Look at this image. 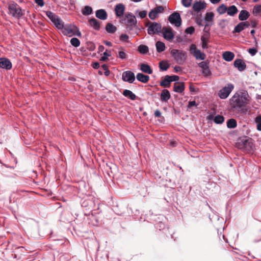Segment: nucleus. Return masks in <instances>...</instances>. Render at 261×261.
Segmentation results:
<instances>
[{
	"label": "nucleus",
	"instance_id": "nucleus-1",
	"mask_svg": "<svg viewBox=\"0 0 261 261\" xmlns=\"http://www.w3.org/2000/svg\"><path fill=\"white\" fill-rule=\"evenodd\" d=\"M236 145L239 149L249 152L253 150V143L252 138L244 136L238 138Z\"/></svg>",
	"mask_w": 261,
	"mask_h": 261
},
{
	"label": "nucleus",
	"instance_id": "nucleus-2",
	"mask_svg": "<svg viewBox=\"0 0 261 261\" xmlns=\"http://www.w3.org/2000/svg\"><path fill=\"white\" fill-rule=\"evenodd\" d=\"M8 9V14L15 18L19 19L23 15L22 9L15 2L9 4Z\"/></svg>",
	"mask_w": 261,
	"mask_h": 261
},
{
	"label": "nucleus",
	"instance_id": "nucleus-3",
	"mask_svg": "<svg viewBox=\"0 0 261 261\" xmlns=\"http://www.w3.org/2000/svg\"><path fill=\"white\" fill-rule=\"evenodd\" d=\"M238 93H235L229 99L230 105L231 108L235 109H241L245 107L247 102L239 97Z\"/></svg>",
	"mask_w": 261,
	"mask_h": 261
},
{
	"label": "nucleus",
	"instance_id": "nucleus-4",
	"mask_svg": "<svg viewBox=\"0 0 261 261\" xmlns=\"http://www.w3.org/2000/svg\"><path fill=\"white\" fill-rule=\"evenodd\" d=\"M171 55L179 64L184 63L187 58V53L182 50L173 49L171 51Z\"/></svg>",
	"mask_w": 261,
	"mask_h": 261
},
{
	"label": "nucleus",
	"instance_id": "nucleus-5",
	"mask_svg": "<svg viewBox=\"0 0 261 261\" xmlns=\"http://www.w3.org/2000/svg\"><path fill=\"white\" fill-rule=\"evenodd\" d=\"M98 204V201L93 197H90L81 201V206L85 208L86 210L90 211L95 210L97 208L96 205Z\"/></svg>",
	"mask_w": 261,
	"mask_h": 261
},
{
	"label": "nucleus",
	"instance_id": "nucleus-6",
	"mask_svg": "<svg viewBox=\"0 0 261 261\" xmlns=\"http://www.w3.org/2000/svg\"><path fill=\"white\" fill-rule=\"evenodd\" d=\"M146 26L148 27L147 32L150 35L159 34L161 32L162 25L160 23L156 22H151L149 21Z\"/></svg>",
	"mask_w": 261,
	"mask_h": 261
},
{
	"label": "nucleus",
	"instance_id": "nucleus-7",
	"mask_svg": "<svg viewBox=\"0 0 261 261\" xmlns=\"http://www.w3.org/2000/svg\"><path fill=\"white\" fill-rule=\"evenodd\" d=\"M234 86L233 84L229 83L227 86H225L220 89L218 92V96L220 99H225L227 98L233 89Z\"/></svg>",
	"mask_w": 261,
	"mask_h": 261
},
{
	"label": "nucleus",
	"instance_id": "nucleus-8",
	"mask_svg": "<svg viewBox=\"0 0 261 261\" xmlns=\"http://www.w3.org/2000/svg\"><path fill=\"white\" fill-rule=\"evenodd\" d=\"M168 20L171 24H174L176 27H179L181 24V18L178 12H174L170 15Z\"/></svg>",
	"mask_w": 261,
	"mask_h": 261
},
{
	"label": "nucleus",
	"instance_id": "nucleus-9",
	"mask_svg": "<svg viewBox=\"0 0 261 261\" xmlns=\"http://www.w3.org/2000/svg\"><path fill=\"white\" fill-rule=\"evenodd\" d=\"M46 15L49 18L56 27L58 29L62 22L60 18L50 11L45 12Z\"/></svg>",
	"mask_w": 261,
	"mask_h": 261
},
{
	"label": "nucleus",
	"instance_id": "nucleus-10",
	"mask_svg": "<svg viewBox=\"0 0 261 261\" xmlns=\"http://www.w3.org/2000/svg\"><path fill=\"white\" fill-rule=\"evenodd\" d=\"M135 79L136 77L134 73L131 71L127 70L124 71L122 74V80L124 82L132 84L134 83Z\"/></svg>",
	"mask_w": 261,
	"mask_h": 261
},
{
	"label": "nucleus",
	"instance_id": "nucleus-11",
	"mask_svg": "<svg viewBox=\"0 0 261 261\" xmlns=\"http://www.w3.org/2000/svg\"><path fill=\"white\" fill-rule=\"evenodd\" d=\"M58 29L62 30V33L64 35L71 37L73 34V30L71 28V25L69 24L64 25L62 22L60 26Z\"/></svg>",
	"mask_w": 261,
	"mask_h": 261
},
{
	"label": "nucleus",
	"instance_id": "nucleus-12",
	"mask_svg": "<svg viewBox=\"0 0 261 261\" xmlns=\"http://www.w3.org/2000/svg\"><path fill=\"white\" fill-rule=\"evenodd\" d=\"M12 64L11 61L6 58H0V68L6 70H9L12 69Z\"/></svg>",
	"mask_w": 261,
	"mask_h": 261
},
{
	"label": "nucleus",
	"instance_id": "nucleus-13",
	"mask_svg": "<svg viewBox=\"0 0 261 261\" xmlns=\"http://www.w3.org/2000/svg\"><path fill=\"white\" fill-rule=\"evenodd\" d=\"M208 64L209 62L208 61H202L198 64V66L202 69V73L204 76H208L211 74Z\"/></svg>",
	"mask_w": 261,
	"mask_h": 261
},
{
	"label": "nucleus",
	"instance_id": "nucleus-14",
	"mask_svg": "<svg viewBox=\"0 0 261 261\" xmlns=\"http://www.w3.org/2000/svg\"><path fill=\"white\" fill-rule=\"evenodd\" d=\"M233 65L240 71H243L246 68L245 63L241 59H236L233 62Z\"/></svg>",
	"mask_w": 261,
	"mask_h": 261
},
{
	"label": "nucleus",
	"instance_id": "nucleus-15",
	"mask_svg": "<svg viewBox=\"0 0 261 261\" xmlns=\"http://www.w3.org/2000/svg\"><path fill=\"white\" fill-rule=\"evenodd\" d=\"M206 7V4L203 1H196L193 5V9L195 12H199Z\"/></svg>",
	"mask_w": 261,
	"mask_h": 261
},
{
	"label": "nucleus",
	"instance_id": "nucleus-16",
	"mask_svg": "<svg viewBox=\"0 0 261 261\" xmlns=\"http://www.w3.org/2000/svg\"><path fill=\"white\" fill-rule=\"evenodd\" d=\"M125 19L124 20V23L125 24L137 23V21L135 16L130 12H128L125 14Z\"/></svg>",
	"mask_w": 261,
	"mask_h": 261
},
{
	"label": "nucleus",
	"instance_id": "nucleus-17",
	"mask_svg": "<svg viewBox=\"0 0 261 261\" xmlns=\"http://www.w3.org/2000/svg\"><path fill=\"white\" fill-rule=\"evenodd\" d=\"M163 37L167 40L170 41L174 38V34L171 30V29H168L166 27H163Z\"/></svg>",
	"mask_w": 261,
	"mask_h": 261
},
{
	"label": "nucleus",
	"instance_id": "nucleus-18",
	"mask_svg": "<svg viewBox=\"0 0 261 261\" xmlns=\"http://www.w3.org/2000/svg\"><path fill=\"white\" fill-rule=\"evenodd\" d=\"M125 11V6L123 4L120 3L116 5L115 7V15L118 17L122 16Z\"/></svg>",
	"mask_w": 261,
	"mask_h": 261
},
{
	"label": "nucleus",
	"instance_id": "nucleus-19",
	"mask_svg": "<svg viewBox=\"0 0 261 261\" xmlns=\"http://www.w3.org/2000/svg\"><path fill=\"white\" fill-rule=\"evenodd\" d=\"M185 89V83L184 82H175L173 86V91L176 93H181Z\"/></svg>",
	"mask_w": 261,
	"mask_h": 261
},
{
	"label": "nucleus",
	"instance_id": "nucleus-20",
	"mask_svg": "<svg viewBox=\"0 0 261 261\" xmlns=\"http://www.w3.org/2000/svg\"><path fill=\"white\" fill-rule=\"evenodd\" d=\"M95 16L99 19L105 20L107 19L108 14L105 9H98L95 12Z\"/></svg>",
	"mask_w": 261,
	"mask_h": 261
},
{
	"label": "nucleus",
	"instance_id": "nucleus-21",
	"mask_svg": "<svg viewBox=\"0 0 261 261\" xmlns=\"http://www.w3.org/2000/svg\"><path fill=\"white\" fill-rule=\"evenodd\" d=\"M126 25V29L127 31L131 34L137 35L138 31L140 29L137 25V23L125 24Z\"/></svg>",
	"mask_w": 261,
	"mask_h": 261
},
{
	"label": "nucleus",
	"instance_id": "nucleus-22",
	"mask_svg": "<svg viewBox=\"0 0 261 261\" xmlns=\"http://www.w3.org/2000/svg\"><path fill=\"white\" fill-rule=\"evenodd\" d=\"M90 26L96 31H99L100 29V22L94 18H90L89 20Z\"/></svg>",
	"mask_w": 261,
	"mask_h": 261
},
{
	"label": "nucleus",
	"instance_id": "nucleus-23",
	"mask_svg": "<svg viewBox=\"0 0 261 261\" xmlns=\"http://www.w3.org/2000/svg\"><path fill=\"white\" fill-rule=\"evenodd\" d=\"M171 98L170 92L167 89H163L160 94V98L162 101L167 102Z\"/></svg>",
	"mask_w": 261,
	"mask_h": 261
},
{
	"label": "nucleus",
	"instance_id": "nucleus-24",
	"mask_svg": "<svg viewBox=\"0 0 261 261\" xmlns=\"http://www.w3.org/2000/svg\"><path fill=\"white\" fill-rule=\"evenodd\" d=\"M137 80L144 84L147 83L149 80V76L147 75H145L142 73H138L136 75Z\"/></svg>",
	"mask_w": 261,
	"mask_h": 261
},
{
	"label": "nucleus",
	"instance_id": "nucleus-25",
	"mask_svg": "<svg viewBox=\"0 0 261 261\" xmlns=\"http://www.w3.org/2000/svg\"><path fill=\"white\" fill-rule=\"evenodd\" d=\"M140 70L144 73L147 74H152L153 71L151 67L147 64L142 63L140 65Z\"/></svg>",
	"mask_w": 261,
	"mask_h": 261
},
{
	"label": "nucleus",
	"instance_id": "nucleus-26",
	"mask_svg": "<svg viewBox=\"0 0 261 261\" xmlns=\"http://www.w3.org/2000/svg\"><path fill=\"white\" fill-rule=\"evenodd\" d=\"M122 94L124 96L129 98L132 100H135L137 98L136 95L129 90L125 89L123 90Z\"/></svg>",
	"mask_w": 261,
	"mask_h": 261
},
{
	"label": "nucleus",
	"instance_id": "nucleus-27",
	"mask_svg": "<svg viewBox=\"0 0 261 261\" xmlns=\"http://www.w3.org/2000/svg\"><path fill=\"white\" fill-rule=\"evenodd\" d=\"M250 13L246 10H242L239 15V19L241 21L246 20L250 16Z\"/></svg>",
	"mask_w": 261,
	"mask_h": 261
},
{
	"label": "nucleus",
	"instance_id": "nucleus-28",
	"mask_svg": "<svg viewBox=\"0 0 261 261\" xmlns=\"http://www.w3.org/2000/svg\"><path fill=\"white\" fill-rule=\"evenodd\" d=\"M234 57L233 53L229 51H226L223 53V58L224 60L227 62L231 61Z\"/></svg>",
	"mask_w": 261,
	"mask_h": 261
},
{
	"label": "nucleus",
	"instance_id": "nucleus-29",
	"mask_svg": "<svg viewBox=\"0 0 261 261\" xmlns=\"http://www.w3.org/2000/svg\"><path fill=\"white\" fill-rule=\"evenodd\" d=\"M236 93H238L240 96L239 97L243 99L244 101H245L246 102L248 103V101H249V96L247 91L242 90L236 92Z\"/></svg>",
	"mask_w": 261,
	"mask_h": 261
},
{
	"label": "nucleus",
	"instance_id": "nucleus-30",
	"mask_svg": "<svg viewBox=\"0 0 261 261\" xmlns=\"http://www.w3.org/2000/svg\"><path fill=\"white\" fill-rule=\"evenodd\" d=\"M227 9H228L227 10V15L231 16H234L238 12V8L234 5H231V6H229V7H228Z\"/></svg>",
	"mask_w": 261,
	"mask_h": 261
},
{
	"label": "nucleus",
	"instance_id": "nucleus-31",
	"mask_svg": "<svg viewBox=\"0 0 261 261\" xmlns=\"http://www.w3.org/2000/svg\"><path fill=\"white\" fill-rule=\"evenodd\" d=\"M156 49L158 53H160L166 49L165 43L162 41H158L155 43Z\"/></svg>",
	"mask_w": 261,
	"mask_h": 261
},
{
	"label": "nucleus",
	"instance_id": "nucleus-32",
	"mask_svg": "<svg viewBox=\"0 0 261 261\" xmlns=\"http://www.w3.org/2000/svg\"><path fill=\"white\" fill-rule=\"evenodd\" d=\"M106 30L109 33H114L117 30V28L112 23L108 22L106 26Z\"/></svg>",
	"mask_w": 261,
	"mask_h": 261
},
{
	"label": "nucleus",
	"instance_id": "nucleus-33",
	"mask_svg": "<svg viewBox=\"0 0 261 261\" xmlns=\"http://www.w3.org/2000/svg\"><path fill=\"white\" fill-rule=\"evenodd\" d=\"M170 67V64L166 61L163 60L159 63V68L161 71H166Z\"/></svg>",
	"mask_w": 261,
	"mask_h": 261
},
{
	"label": "nucleus",
	"instance_id": "nucleus-34",
	"mask_svg": "<svg viewBox=\"0 0 261 261\" xmlns=\"http://www.w3.org/2000/svg\"><path fill=\"white\" fill-rule=\"evenodd\" d=\"M138 51L142 55H146L149 51L148 47L145 45L141 44L138 47Z\"/></svg>",
	"mask_w": 261,
	"mask_h": 261
},
{
	"label": "nucleus",
	"instance_id": "nucleus-35",
	"mask_svg": "<svg viewBox=\"0 0 261 261\" xmlns=\"http://www.w3.org/2000/svg\"><path fill=\"white\" fill-rule=\"evenodd\" d=\"M168 75H166L164 77V79L160 82V86L168 88L170 87V84L171 83L170 79L168 77Z\"/></svg>",
	"mask_w": 261,
	"mask_h": 261
},
{
	"label": "nucleus",
	"instance_id": "nucleus-36",
	"mask_svg": "<svg viewBox=\"0 0 261 261\" xmlns=\"http://www.w3.org/2000/svg\"><path fill=\"white\" fill-rule=\"evenodd\" d=\"M196 60H203L205 58V55L202 53L199 49H197L193 54Z\"/></svg>",
	"mask_w": 261,
	"mask_h": 261
},
{
	"label": "nucleus",
	"instance_id": "nucleus-37",
	"mask_svg": "<svg viewBox=\"0 0 261 261\" xmlns=\"http://www.w3.org/2000/svg\"><path fill=\"white\" fill-rule=\"evenodd\" d=\"M237 121L233 118L229 119L227 121V126L229 128H234L237 127Z\"/></svg>",
	"mask_w": 261,
	"mask_h": 261
},
{
	"label": "nucleus",
	"instance_id": "nucleus-38",
	"mask_svg": "<svg viewBox=\"0 0 261 261\" xmlns=\"http://www.w3.org/2000/svg\"><path fill=\"white\" fill-rule=\"evenodd\" d=\"M253 241L254 243H258L261 241V224L260 225V229L256 232L254 235Z\"/></svg>",
	"mask_w": 261,
	"mask_h": 261
},
{
	"label": "nucleus",
	"instance_id": "nucleus-39",
	"mask_svg": "<svg viewBox=\"0 0 261 261\" xmlns=\"http://www.w3.org/2000/svg\"><path fill=\"white\" fill-rule=\"evenodd\" d=\"M93 12L92 8L89 6H85L82 11V13L84 15L87 16L91 14Z\"/></svg>",
	"mask_w": 261,
	"mask_h": 261
},
{
	"label": "nucleus",
	"instance_id": "nucleus-40",
	"mask_svg": "<svg viewBox=\"0 0 261 261\" xmlns=\"http://www.w3.org/2000/svg\"><path fill=\"white\" fill-rule=\"evenodd\" d=\"M227 7L225 4H221L217 8V11L219 14L222 15L227 12Z\"/></svg>",
	"mask_w": 261,
	"mask_h": 261
},
{
	"label": "nucleus",
	"instance_id": "nucleus-41",
	"mask_svg": "<svg viewBox=\"0 0 261 261\" xmlns=\"http://www.w3.org/2000/svg\"><path fill=\"white\" fill-rule=\"evenodd\" d=\"M214 121L215 123L218 124H222L224 121V117L222 115H217L215 116Z\"/></svg>",
	"mask_w": 261,
	"mask_h": 261
},
{
	"label": "nucleus",
	"instance_id": "nucleus-42",
	"mask_svg": "<svg viewBox=\"0 0 261 261\" xmlns=\"http://www.w3.org/2000/svg\"><path fill=\"white\" fill-rule=\"evenodd\" d=\"M244 29L243 28V25L241 22L239 23L234 28L232 33L233 34L234 33H239L241 32H242L243 30H244Z\"/></svg>",
	"mask_w": 261,
	"mask_h": 261
},
{
	"label": "nucleus",
	"instance_id": "nucleus-43",
	"mask_svg": "<svg viewBox=\"0 0 261 261\" xmlns=\"http://www.w3.org/2000/svg\"><path fill=\"white\" fill-rule=\"evenodd\" d=\"M70 43L73 46L77 47L80 45V41L78 38L73 37L71 39Z\"/></svg>",
	"mask_w": 261,
	"mask_h": 261
},
{
	"label": "nucleus",
	"instance_id": "nucleus-44",
	"mask_svg": "<svg viewBox=\"0 0 261 261\" xmlns=\"http://www.w3.org/2000/svg\"><path fill=\"white\" fill-rule=\"evenodd\" d=\"M252 13L255 15L257 16L260 13H261V5H255L253 9L252 10Z\"/></svg>",
	"mask_w": 261,
	"mask_h": 261
},
{
	"label": "nucleus",
	"instance_id": "nucleus-45",
	"mask_svg": "<svg viewBox=\"0 0 261 261\" xmlns=\"http://www.w3.org/2000/svg\"><path fill=\"white\" fill-rule=\"evenodd\" d=\"M214 14L213 12H207L205 14L204 19L206 21H212L214 20Z\"/></svg>",
	"mask_w": 261,
	"mask_h": 261
},
{
	"label": "nucleus",
	"instance_id": "nucleus-46",
	"mask_svg": "<svg viewBox=\"0 0 261 261\" xmlns=\"http://www.w3.org/2000/svg\"><path fill=\"white\" fill-rule=\"evenodd\" d=\"M111 56V52L110 50L108 51L106 50L103 53V56L101 57L100 58V61H106L108 60V57Z\"/></svg>",
	"mask_w": 261,
	"mask_h": 261
},
{
	"label": "nucleus",
	"instance_id": "nucleus-47",
	"mask_svg": "<svg viewBox=\"0 0 261 261\" xmlns=\"http://www.w3.org/2000/svg\"><path fill=\"white\" fill-rule=\"evenodd\" d=\"M255 122L256 123L257 130L261 131V115H258L255 118Z\"/></svg>",
	"mask_w": 261,
	"mask_h": 261
},
{
	"label": "nucleus",
	"instance_id": "nucleus-48",
	"mask_svg": "<svg viewBox=\"0 0 261 261\" xmlns=\"http://www.w3.org/2000/svg\"><path fill=\"white\" fill-rule=\"evenodd\" d=\"M117 57L122 60H125L127 58V55L123 50H120L117 54Z\"/></svg>",
	"mask_w": 261,
	"mask_h": 261
},
{
	"label": "nucleus",
	"instance_id": "nucleus-49",
	"mask_svg": "<svg viewBox=\"0 0 261 261\" xmlns=\"http://www.w3.org/2000/svg\"><path fill=\"white\" fill-rule=\"evenodd\" d=\"M201 40L202 41V47L203 49L207 48V40L204 36L201 37Z\"/></svg>",
	"mask_w": 261,
	"mask_h": 261
},
{
	"label": "nucleus",
	"instance_id": "nucleus-50",
	"mask_svg": "<svg viewBox=\"0 0 261 261\" xmlns=\"http://www.w3.org/2000/svg\"><path fill=\"white\" fill-rule=\"evenodd\" d=\"M157 13L153 9H152L148 14L149 17L152 20H154L157 17Z\"/></svg>",
	"mask_w": 261,
	"mask_h": 261
},
{
	"label": "nucleus",
	"instance_id": "nucleus-51",
	"mask_svg": "<svg viewBox=\"0 0 261 261\" xmlns=\"http://www.w3.org/2000/svg\"><path fill=\"white\" fill-rule=\"evenodd\" d=\"M192 0H181V4L183 6L188 8L191 6Z\"/></svg>",
	"mask_w": 261,
	"mask_h": 261
},
{
	"label": "nucleus",
	"instance_id": "nucleus-52",
	"mask_svg": "<svg viewBox=\"0 0 261 261\" xmlns=\"http://www.w3.org/2000/svg\"><path fill=\"white\" fill-rule=\"evenodd\" d=\"M165 225L164 223L160 221L155 224V227L156 229L161 230L164 229Z\"/></svg>",
	"mask_w": 261,
	"mask_h": 261
},
{
	"label": "nucleus",
	"instance_id": "nucleus-53",
	"mask_svg": "<svg viewBox=\"0 0 261 261\" xmlns=\"http://www.w3.org/2000/svg\"><path fill=\"white\" fill-rule=\"evenodd\" d=\"M128 36L125 34H122L120 36V40L123 42H128Z\"/></svg>",
	"mask_w": 261,
	"mask_h": 261
},
{
	"label": "nucleus",
	"instance_id": "nucleus-54",
	"mask_svg": "<svg viewBox=\"0 0 261 261\" xmlns=\"http://www.w3.org/2000/svg\"><path fill=\"white\" fill-rule=\"evenodd\" d=\"M168 77L170 79L171 83L172 82H178L177 81L179 79V77L176 75H168Z\"/></svg>",
	"mask_w": 261,
	"mask_h": 261
},
{
	"label": "nucleus",
	"instance_id": "nucleus-55",
	"mask_svg": "<svg viewBox=\"0 0 261 261\" xmlns=\"http://www.w3.org/2000/svg\"><path fill=\"white\" fill-rule=\"evenodd\" d=\"M247 51L252 56H254L257 53V49L255 47H252L249 48Z\"/></svg>",
	"mask_w": 261,
	"mask_h": 261
},
{
	"label": "nucleus",
	"instance_id": "nucleus-56",
	"mask_svg": "<svg viewBox=\"0 0 261 261\" xmlns=\"http://www.w3.org/2000/svg\"><path fill=\"white\" fill-rule=\"evenodd\" d=\"M195 31V28L193 27H188L186 30H185V33L187 34H192L193 33H194Z\"/></svg>",
	"mask_w": 261,
	"mask_h": 261
},
{
	"label": "nucleus",
	"instance_id": "nucleus-57",
	"mask_svg": "<svg viewBox=\"0 0 261 261\" xmlns=\"http://www.w3.org/2000/svg\"><path fill=\"white\" fill-rule=\"evenodd\" d=\"M137 12H139L138 17H139L141 19L145 18L147 15V11H142L139 12V10H137L136 13H137Z\"/></svg>",
	"mask_w": 261,
	"mask_h": 261
},
{
	"label": "nucleus",
	"instance_id": "nucleus-58",
	"mask_svg": "<svg viewBox=\"0 0 261 261\" xmlns=\"http://www.w3.org/2000/svg\"><path fill=\"white\" fill-rule=\"evenodd\" d=\"M198 106V104L196 103V102L195 100L193 101H189L188 102V105L187 106V108L190 109L192 108L193 107H197Z\"/></svg>",
	"mask_w": 261,
	"mask_h": 261
},
{
	"label": "nucleus",
	"instance_id": "nucleus-59",
	"mask_svg": "<svg viewBox=\"0 0 261 261\" xmlns=\"http://www.w3.org/2000/svg\"><path fill=\"white\" fill-rule=\"evenodd\" d=\"M197 49H196V46L195 45V44H192L191 45H190V53L191 54H194L195 52H196V51H197Z\"/></svg>",
	"mask_w": 261,
	"mask_h": 261
},
{
	"label": "nucleus",
	"instance_id": "nucleus-60",
	"mask_svg": "<svg viewBox=\"0 0 261 261\" xmlns=\"http://www.w3.org/2000/svg\"><path fill=\"white\" fill-rule=\"evenodd\" d=\"M195 22L199 27L204 26V25L202 23L203 20L201 18H196L195 19Z\"/></svg>",
	"mask_w": 261,
	"mask_h": 261
},
{
	"label": "nucleus",
	"instance_id": "nucleus-61",
	"mask_svg": "<svg viewBox=\"0 0 261 261\" xmlns=\"http://www.w3.org/2000/svg\"><path fill=\"white\" fill-rule=\"evenodd\" d=\"M153 10H154V11L155 12H156L157 13V14H158L159 13L161 12L162 11H163L164 8L162 6H158L157 7L153 9Z\"/></svg>",
	"mask_w": 261,
	"mask_h": 261
},
{
	"label": "nucleus",
	"instance_id": "nucleus-62",
	"mask_svg": "<svg viewBox=\"0 0 261 261\" xmlns=\"http://www.w3.org/2000/svg\"><path fill=\"white\" fill-rule=\"evenodd\" d=\"M241 23L243 25V28L244 29V30L246 28H248L250 25V23H249V22L247 21H242V22H241Z\"/></svg>",
	"mask_w": 261,
	"mask_h": 261
},
{
	"label": "nucleus",
	"instance_id": "nucleus-63",
	"mask_svg": "<svg viewBox=\"0 0 261 261\" xmlns=\"http://www.w3.org/2000/svg\"><path fill=\"white\" fill-rule=\"evenodd\" d=\"M35 2L40 7H43L44 5L43 0H35Z\"/></svg>",
	"mask_w": 261,
	"mask_h": 261
},
{
	"label": "nucleus",
	"instance_id": "nucleus-64",
	"mask_svg": "<svg viewBox=\"0 0 261 261\" xmlns=\"http://www.w3.org/2000/svg\"><path fill=\"white\" fill-rule=\"evenodd\" d=\"M80 51L81 53V55L86 56V48L82 46L80 48Z\"/></svg>",
	"mask_w": 261,
	"mask_h": 261
}]
</instances>
